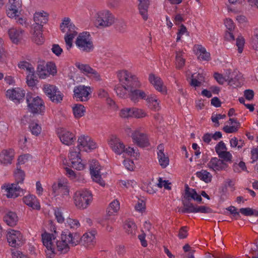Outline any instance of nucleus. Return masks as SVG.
<instances>
[{
    "label": "nucleus",
    "instance_id": "nucleus-1",
    "mask_svg": "<svg viewBox=\"0 0 258 258\" xmlns=\"http://www.w3.org/2000/svg\"><path fill=\"white\" fill-rule=\"evenodd\" d=\"M80 242V235L78 233L63 231L59 240H56V248L61 253H66L71 246L77 245Z\"/></svg>",
    "mask_w": 258,
    "mask_h": 258
},
{
    "label": "nucleus",
    "instance_id": "nucleus-2",
    "mask_svg": "<svg viewBox=\"0 0 258 258\" xmlns=\"http://www.w3.org/2000/svg\"><path fill=\"white\" fill-rule=\"evenodd\" d=\"M59 28L62 33H64V39L67 50L73 46L74 38L77 35L78 29L69 17H64L60 24Z\"/></svg>",
    "mask_w": 258,
    "mask_h": 258
},
{
    "label": "nucleus",
    "instance_id": "nucleus-3",
    "mask_svg": "<svg viewBox=\"0 0 258 258\" xmlns=\"http://www.w3.org/2000/svg\"><path fill=\"white\" fill-rule=\"evenodd\" d=\"M116 75L120 85L125 86L130 90L142 86L140 79L136 74L127 70L118 71Z\"/></svg>",
    "mask_w": 258,
    "mask_h": 258
},
{
    "label": "nucleus",
    "instance_id": "nucleus-4",
    "mask_svg": "<svg viewBox=\"0 0 258 258\" xmlns=\"http://www.w3.org/2000/svg\"><path fill=\"white\" fill-rule=\"evenodd\" d=\"M93 194L87 189H81L74 192L73 203L76 208L80 210L87 209L93 202Z\"/></svg>",
    "mask_w": 258,
    "mask_h": 258
},
{
    "label": "nucleus",
    "instance_id": "nucleus-5",
    "mask_svg": "<svg viewBox=\"0 0 258 258\" xmlns=\"http://www.w3.org/2000/svg\"><path fill=\"white\" fill-rule=\"evenodd\" d=\"M92 18L97 27H108L111 26L115 22L114 15L106 9L95 11Z\"/></svg>",
    "mask_w": 258,
    "mask_h": 258
},
{
    "label": "nucleus",
    "instance_id": "nucleus-6",
    "mask_svg": "<svg viewBox=\"0 0 258 258\" xmlns=\"http://www.w3.org/2000/svg\"><path fill=\"white\" fill-rule=\"evenodd\" d=\"M57 233L55 230L53 233L44 232L41 234L42 241L45 247V253L47 258H53L56 250V238Z\"/></svg>",
    "mask_w": 258,
    "mask_h": 258
},
{
    "label": "nucleus",
    "instance_id": "nucleus-7",
    "mask_svg": "<svg viewBox=\"0 0 258 258\" xmlns=\"http://www.w3.org/2000/svg\"><path fill=\"white\" fill-rule=\"evenodd\" d=\"M103 167L101 166L98 161L92 160L90 165V171L93 181L97 183L101 186H105V182L103 180L107 174V172H101Z\"/></svg>",
    "mask_w": 258,
    "mask_h": 258
},
{
    "label": "nucleus",
    "instance_id": "nucleus-8",
    "mask_svg": "<svg viewBox=\"0 0 258 258\" xmlns=\"http://www.w3.org/2000/svg\"><path fill=\"white\" fill-rule=\"evenodd\" d=\"M26 101L28 110L30 112L34 114H44L45 110V105L40 97L27 96Z\"/></svg>",
    "mask_w": 258,
    "mask_h": 258
},
{
    "label": "nucleus",
    "instance_id": "nucleus-9",
    "mask_svg": "<svg viewBox=\"0 0 258 258\" xmlns=\"http://www.w3.org/2000/svg\"><path fill=\"white\" fill-rule=\"evenodd\" d=\"M21 7L17 5H8L6 13L7 16L12 19H14L17 23L22 26L27 27L29 23L26 17L22 14Z\"/></svg>",
    "mask_w": 258,
    "mask_h": 258
},
{
    "label": "nucleus",
    "instance_id": "nucleus-10",
    "mask_svg": "<svg viewBox=\"0 0 258 258\" xmlns=\"http://www.w3.org/2000/svg\"><path fill=\"white\" fill-rule=\"evenodd\" d=\"M36 73L40 79H45L50 75L52 76L56 75V66L52 61L42 62L38 65Z\"/></svg>",
    "mask_w": 258,
    "mask_h": 258
},
{
    "label": "nucleus",
    "instance_id": "nucleus-11",
    "mask_svg": "<svg viewBox=\"0 0 258 258\" xmlns=\"http://www.w3.org/2000/svg\"><path fill=\"white\" fill-rule=\"evenodd\" d=\"M80 151L77 147H73L70 148L68 154V158L72 166L78 170H83L86 166L85 162L81 159Z\"/></svg>",
    "mask_w": 258,
    "mask_h": 258
},
{
    "label": "nucleus",
    "instance_id": "nucleus-12",
    "mask_svg": "<svg viewBox=\"0 0 258 258\" xmlns=\"http://www.w3.org/2000/svg\"><path fill=\"white\" fill-rule=\"evenodd\" d=\"M77 47L81 51L90 52L93 49V44L90 34L87 32L80 33L76 40Z\"/></svg>",
    "mask_w": 258,
    "mask_h": 258
},
{
    "label": "nucleus",
    "instance_id": "nucleus-13",
    "mask_svg": "<svg viewBox=\"0 0 258 258\" xmlns=\"http://www.w3.org/2000/svg\"><path fill=\"white\" fill-rule=\"evenodd\" d=\"M77 147L82 151L91 152L97 148V144L89 136L81 135L78 138Z\"/></svg>",
    "mask_w": 258,
    "mask_h": 258
},
{
    "label": "nucleus",
    "instance_id": "nucleus-14",
    "mask_svg": "<svg viewBox=\"0 0 258 258\" xmlns=\"http://www.w3.org/2000/svg\"><path fill=\"white\" fill-rule=\"evenodd\" d=\"M42 90L52 102L58 103L62 100L63 95L56 86L46 84L43 86Z\"/></svg>",
    "mask_w": 258,
    "mask_h": 258
},
{
    "label": "nucleus",
    "instance_id": "nucleus-15",
    "mask_svg": "<svg viewBox=\"0 0 258 258\" xmlns=\"http://www.w3.org/2000/svg\"><path fill=\"white\" fill-rule=\"evenodd\" d=\"M6 237L9 245L13 247L21 246L25 242L23 235L19 230L12 229L8 230Z\"/></svg>",
    "mask_w": 258,
    "mask_h": 258
},
{
    "label": "nucleus",
    "instance_id": "nucleus-16",
    "mask_svg": "<svg viewBox=\"0 0 258 258\" xmlns=\"http://www.w3.org/2000/svg\"><path fill=\"white\" fill-rule=\"evenodd\" d=\"M91 93L90 87L80 85L74 87L73 98L78 101L86 102L89 100Z\"/></svg>",
    "mask_w": 258,
    "mask_h": 258
},
{
    "label": "nucleus",
    "instance_id": "nucleus-17",
    "mask_svg": "<svg viewBox=\"0 0 258 258\" xmlns=\"http://www.w3.org/2000/svg\"><path fill=\"white\" fill-rule=\"evenodd\" d=\"M184 207V212L192 213L194 212V189L189 188L188 185H185V190L182 199Z\"/></svg>",
    "mask_w": 258,
    "mask_h": 258
},
{
    "label": "nucleus",
    "instance_id": "nucleus-18",
    "mask_svg": "<svg viewBox=\"0 0 258 258\" xmlns=\"http://www.w3.org/2000/svg\"><path fill=\"white\" fill-rule=\"evenodd\" d=\"M1 189L4 195L9 199H15L18 197L22 191L18 184L15 183H4L2 185Z\"/></svg>",
    "mask_w": 258,
    "mask_h": 258
},
{
    "label": "nucleus",
    "instance_id": "nucleus-19",
    "mask_svg": "<svg viewBox=\"0 0 258 258\" xmlns=\"http://www.w3.org/2000/svg\"><path fill=\"white\" fill-rule=\"evenodd\" d=\"M107 142L110 149L116 154L120 155L123 154L125 145L117 136H110Z\"/></svg>",
    "mask_w": 258,
    "mask_h": 258
},
{
    "label": "nucleus",
    "instance_id": "nucleus-20",
    "mask_svg": "<svg viewBox=\"0 0 258 258\" xmlns=\"http://www.w3.org/2000/svg\"><path fill=\"white\" fill-rule=\"evenodd\" d=\"M58 137L60 142L67 146L73 145L76 141L75 135L72 132L64 128L58 131Z\"/></svg>",
    "mask_w": 258,
    "mask_h": 258
},
{
    "label": "nucleus",
    "instance_id": "nucleus-21",
    "mask_svg": "<svg viewBox=\"0 0 258 258\" xmlns=\"http://www.w3.org/2000/svg\"><path fill=\"white\" fill-rule=\"evenodd\" d=\"M8 34L13 43L18 44L24 39L25 31L21 28L12 26L8 29Z\"/></svg>",
    "mask_w": 258,
    "mask_h": 258
},
{
    "label": "nucleus",
    "instance_id": "nucleus-22",
    "mask_svg": "<svg viewBox=\"0 0 258 258\" xmlns=\"http://www.w3.org/2000/svg\"><path fill=\"white\" fill-rule=\"evenodd\" d=\"M25 91L19 87L10 88L6 92V97L10 100L15 102H20L25 95Z\"/></svg>",
    "mask_w": 258,
    "mask_h": 258
},
{
    "label": "nucleus",
    "instance_id": "nucleus-23",
    "mask_svg": "<svg viewBox=\"0 0 258 258\" xmlns=\"http://www.w3.org/2000/svg\"><path fill=\"white\" fill-rule=\"evenodd\" d=\"M149 81L154 89L163 95L167 94V89L161 78L153 74L149 76Z\"/></svg>",
    "mask_w": 258,
    "mask_h": 258
},
{
    "label": "nucleus",
    "instance_id": "nucleus-24",
    "mask_svg": "<svg viewBox=\"0 0 258 258\" xmlns=\"http://www.w3.org/2000/svg\"><path fill=\"white\" fill-rule=\"evenodd\" d=\"M131 137L133 142L141 147H147L149 145L148 136L146 134L140 132L139 129L133 131Z\"/></svg>",
    "mask_w": 258,
    "mask_h": 258
},
{
    "label": "nucleus",
    "instance_id": "nucleus-25",
    "mask_svg": "<svg viewBox=\"0 0 258 258\" xmlns=\"http://www.w3.org/2000/svg\"><path fill=\"white\" fill-rule=\"evenodd\" d=\"M75 66L83 73L90 78L96 81H99L101 79L100 74L96 70L91 68L89 65L77 62L75 63Z\"/></svg>",
    "mask_w": 258,
    "mask_h": 258
},
{
    "label": "nucleus",
    "instance_id": "nucleus-26",
    "mask_svg": "<svg viewBox=\"0 0 258 258\" xmlns=\"http://www.w3.org/2000/svg\"><path fill=\"white\" fill-rule=\"evenodd\" d=\"M157 159L159 165L162 168H166L169 164V158L164 152V147L163 144H160L157 149Z\"/></svg>",
    "mask_w": 258,
    "mask_h": 258
},
{
    "label": "nucleus",
    "instance_id": "nucleus-27",
    "mask_svg": "<svg viewBox=\"0 0 258 258\" xmlns=\"http://www.w3.org/2000/svg\"><path fill=\"white\" fill-rule=\"evenodd\" d=\"M215 150L218 156L224 159L225 161L231 162L232 158V154L227 151L226 145L223 142H220L215 147Z\"/></svg>",
    "mask_w": 258,
    "mask_h": 258
},
{
    "label": "nucleus",
    "instance_id": "nucleus-28",
    "mask_svg": "<svg viewBox=\"0 0 258 258\" xmlns=\"http://www.w3.org/2000/svg\"><path fill=\"white\" fill-rule=\"evenodd\" d=\"M208 167L214 171L226 170L228 167L227 164L223 160L216 157L212 158L208 163Z\"/></svg>",
    "mask_w": 258,
    "mask_h": 258
},
{
    "label": "nucleus",
    "instance_id": "nucleus-29",
    "mask_svg": "<svg viewBox=\"0 0 258 258\" xmlns=\"http://www.w3.org/2000/svg\"><path fill=\"white\" fill-rule=\"evenodd\" d=\"M23 202L33 210H39L41 208L39 200L32 194L25 196L22 199Z\"/></svg>",
    "mask_w": 258,
    "mask_h": 258
},
{
    "label": "nucleus",
    "instance_id": "nucleus-30",
    "mask_svg": "<svg viewBox=\"0 0 258 258\" xmlns=\"http://www.w3.org/2000/svg\"><path fill=\"white\" fill-rule=\"evenodd\" d=\"M195 49H196V55L197 59L200 62H208L211 60L210 53L207 51L204 46L201 45H195Z\"/></svg>",
    "mask_w": 258,
    "mask_h": 258
},
{
    "label": "nucleus",
    "instance_id": "nucleus-31",
    "mask_svg": "<svg viewBox=\"0 0 258 258\" xmlns=\"http://www.w3.org/2000/svg\"><path fill=\"white\" fill-rule=\"evenodd\" d=\"M15 152L13 149H4L0 153L1 163L4 165L11 164L14 159Z\"/></svg>",
    "mask_w": 258,
    "mask_h": 258
},
{
    "label": "nucleus",
    "instance_id": "nucleus-32",
    "mask_svg": "<svg viewBox=\"0 0 258 258\" xmlns=\"http://www.w3.org/2000/svg\"><path fill=\"white\" fill-rule=\"evenodd\" d=\"M139 88H133L130 90L128 98L134 103L138 102L141 99H146L147 97L145 92Z\"/></svg>",
    "mask_w": 258,
    "mask_h": 258
},
{
    "label": "nucleus",
    "instance_id": "nucleus-33",
    "mask_svg": "<svg viewBox=\"0 0 258 258\" xmlns=\"http://www.w3.org/2000/svg\"><path fill=\"white\" fill-rule=\"evenodd\" d=\"M138 8L139 14L142 16L144 21H147L148 19V9L150 6L149 0H137Z\"/></svg>",
    "mask_w": 258,
    "mask_h": 258
},
{
    "label": "nucleus",
    "instance_id": "nucleus-34",
    "mask_svg": "<svg viewBox=\"0 0 258 258\" xmlns=\"http://www.w3.org/2000/svg\"><path fill=\"white\" fill-rule=\"evenodd\" d=\"M72 111L76 119H79L84 117L86 113V108L83 104L76 103L72 106Z\"/></svg>",
    "mask_w": 258,
    "mask_h": 258
},
{
    "label": "nucleus",
    "instance_id": "nucleus-35",
    "mask_svg": "<svg viewBox=\"0 0 258 258\" xmlns=\"http://www.w3.org/2000/svg\"><path fill=\"white\" fill-rule=\"evenodd\" d=\"M41 29L39 25L34 26L33 30L31 32L32 41L37 45H41L44 42Z\"/></svg>",
    "mask_w": 258,
    "mask_h": 258
},
{
    "label": "nucleus",
    "instance_id": "nucleus-36",
    "mask_svg": "<svg viewBox=\"0 0 258 258\" xmlns=\"http://www.w3.org/2000/svg\"><path fill=\"white\" fill-rule=\"evenodd\" d=\"M80 241L86 246H92L96 243L95 232L90 231L85 233L81 237Z\"/></svg>",
    "mask_w": 258,
    "mask_h": 258
},
{
    "label": "nucleus",
    "instance_id": "nucleus-37",
    "mask_svg": "<svg viewBox=\"0 0 258 258\" xmlns=\"http://www.w3.org/2000/svg\"><path fill=\"white\" fill-rule=\"evenodd\" d=\"M240 123L233 118H230L223 127V131L228 134L236 132L240 127Z\"/></svg>",
    "mask_w": 258,
    "mask_h": 258
},
{
    "label": "nucleus",
    "instance_id": "nucleus-38",
    "mask_svg": "<svg viewBox=\"0 0 258 258\" xmlns=\"http://www.w3.org/2000/svg\"><path fill=\"white\" fill-rule=\"evenodd\" d=\"M147 102L148 106L151 109L157 111L160 108V101L155 94H150L145 99Z\"/></svg>",
    "mask_w": 258,
    "mask_h": 258
},
{
    "label": "nucleus",
    "instance_id": "nucleus-39",
    "mask_svg": "<svg viewBox=\"0 0 258 258\" xmlns=\"http://www.w3.org/2000/svg\"><path fill=\"white\" fill-rule=\"evenodd\" d=\"M120 210V203L117 199L113 200L108 205L106 209L107 216L116 215Z\"/></svg>",
    "mask_w": 258,
    "mask_h": 258
},
{
    "label": "nucleus",
    "instance_id": "nucleus-40",
    "mask_svg": "<svg viewBox=\"0 0 258 258\" xmlns=\"http://www.w3.org/2000/svg\"><path fill=\"white\" fill-rule=\"evenodd\" d=\"M4 220L8 225L13 227L17 225L19 219L15 212L9 211L5 215Z\"/></svg>",
    "mask_w": 258,
    "mask_h": 258
},
{
    "label": "nucleus",
    "instance_id": "nucleus-41",
    "mask_svg": "<svg viewBox=\"0 0 258 258\" xmlns=\"http://www.w3.org/2000/svg\"><path fill=\"white\" fill-rule=\"evenodd\" d=\"M47 18L48 14L43 11L36 12L34 15L35 26L39 25L42 28V26L47 22Z\"/></svg>",
    "mask_w": 258,
    "mask_h": 258
},
{
    "label": "nucleus",
    "instance_id": "nucleus-42",
    "mask_svg": "<svg viewBox=\"0 0 258 258\" xmlns=\"http://www.w3.org/2000/svg\"><path fill=\"white\" fill-rule=\"evenodd\" d=\"M29 129L32 135L38 137L42 132V125L38 120H32L29 124Z\"/></svg>",
    "mask_w": 258,
    "mask_h": 258
},
{
    "label": "nucleus",
    "instance_id": "nucleus-43",
    "mask_svg": "<svg viewBox=\"0 0 258 258\" xmlns=\"http://www.w3.org/2000/svg\"><path fill=\"white\" fill-rule=\"evenodd\" d=\"M114 91L117 96L121 99H126L128 97L130 90L125 86L116 85Z\"/></svg>",
    "mask_w": 258,
    "mask_h": 258
},
{
    "label": "nucleus",
    "instance_id": "nucleus-44",
    "mask_svg": "<svg viewBox=\"0 0 258 258\" xmlns=\"http://www.w3.org/2000/svg\"><path fill=\"white\" fill-rule=\"evenodd\" d=\"M123 229L128 234L134 235L136 233L137 227L133 220L127 219L124 222Z\"/></svg>",
    "mask_w": 258,
    "mask_h": 258
},
{
    "label": "nucleus",
    "instance_id": "nucleus-45",
    "mask_svg": "<svg viewBox=\"0 0 258 258\" xmlns=\"http://www.w3.org/2000/svg\"><path fill=\"white\" fill-rule=\"evenodd\" d=\"M196 174L197 177L206 183H210L212 181V175L206 170H201L200 171H198Z\"/></svg>",
    "mask_w": 258,
    "mask_h": 258
},
{
    "label": "nucleus",
    "instance_id": "nucleus-46",
    "mask_svg": "<svg viewBox=\"0 0 258 258\" xmlns=\"http://www.w3.org/2000/svg\"><path fill=\"white\" fill-rule=\"evenodd\" d=\"M118 116L122 119H129L133 118V107H124L118 112Z\"/></svg>",
    "mask_w": 258,
    "mask_h": 258
},
{
    "label": "nucleus",
    "instance_id": "nucleus-47",
    "mask_svg": "<svg viewBox=\"0 0 258 258\" xmlns=\"http://www.w3.org/2000/svg\"><path fill=\"white\" fill-rule=\"evenodd\" d=\"M64 182V180H58L56 182H54L51 186V194L50 196L52 198H55L60 193V191Z\"/></svg>",
    "mask_w": 258,
    "mask_h": 258
},
{
    "label": "nucleus",
    "instance_id": "nucleus-48",
    "mask_svg": "<svg viewBox=\"0 0 258 258\" xmlns=\"http://www.w3.org/2000/svg\"><path fill=\"white\" fill-rule=\"evenodd\" d=\"M18 67L20 69L25 70L27 72V75L30 73H35L34 67L27 61H20L18 63Z\"/></svg>",
    "mask_w": 258,
    "mask_h": 258
},
{
    "label": "nucleus",
    "instance_id": "nucleus-49",
    "mask_svg": "<svg viewBox=\"0 0 258 258\" xmlns=\"http://www.w3.org/2000/svg\"><path fill=\"white\" fill-rule=\"evenodd\" d=\"M14 176L17 184L23 183L25 173L23 170L17 167L14 172Z\"/></svg>",
    "mask_w": 258,
    "mask_h": 258
},
{
    "label": "nucleus",
    "instance_id": "nucleus-50",
    "mask_svg": "<svg viewBox=\"0 0 258 258\" xmlns=\"http://www.w3.org/2000/svg\"><path fill=\"white\" fill-rule=\"evenodd\" d=\"M123 154L126 156L134 158L135 159H137L139 156V153L138 152V150L137 149H135L130 146H125L124 151H123Z\"/></svg>",
    "mask_w": 258,
    "mask_h": 258
},
{
    "label": "nucleus",
    "instance_id": "nucleus-51",
    "mask_svg": "<svg viewBox=\"0 0 258 258\" xmlns=\"http://www.w3.org/2000/svg\"><path fill=\"white\" fill-rule=\"evenodd\" d=\"M147 116L148 114L145 110L133 107V118L140 119Z\"/></svg>",
    "mask_w": 258,
    "mask_h": 258
},
{
    "label": "nucleus",
    "instance_id": "nucleus-52",
    "mask_svg": "<svg viewBox=\"0 0 258 258\" xmlns=\"http://www.w3.org/2000/svg\"><path fill=\"white\" fill-rule=\"evenodd\" d=\"M185 59L183 57L182 51H178L176 52L175 65L176 68L179 69L184 65Z\"/></svg>",
    "mask_w": 258,
    "mask_h": 258
},
{
    "label": "nucleus",
    "instance_id": "nucleus-53",
    "mask_svg": "<svg viewBox=\"0 0 258 258\" xmlns=\"http://www.w3.org/2000/svg\"><path fill=\"white\" fill-rule=\"evenodd\" d=\"M231 73V71H228V76L230 75ZM228 85L232 88L239 87L241 86L242 83L239 80V77H235L234 78H230L229 76L228 77L227 81Z\"/></svg>",
    "mask_w": 258,
    "mask_h": 258
},
{
    "label": "nucleus",
    "instance_id": "nucleus-54",
    "mask_svg": "<svg viewBox=\"0 0 258 258\" xmlns=\"http://www.w3.org/2000/svg\"><path fill=\"white\" fill-rule=\"evenodd\" d=\"M66 226L73 229H77L80 227L81 224L78 220L71 218H68L66 222Z\"/></svg>",
    "mask_w": 258,
    "mask_h": 258
},
{
    "label": "nucleus",
    "instance_id": "nucleus-55",
    "mask_svg": "<svg viewBox=\"0 0 258 258\" xmlns=\"http://www.w3.org/2000/svg\"><path fill=\"white\" fill-rule=\"evenodd\" d=\"M205 72L203 70H201L196 76V78H195V87L199 86L204 83L205 81Z\"/></svg>",
    "mask_w": 258,
    "mask_h": 258
},
{
    "label": "nucleus",
    "instance_id": "nucleus-56",
    "mask_svg": "<svg viewBox=\"0 0 258 258\" xmlns=\"http://www.w3.org/2000/svg\"><path fill=\"white\" fill-rule=\"evenodd\" d=\"M118 183L121 187L126 188L134 187L137 184L134 180L130 179L120 180Z\"/></svg>",
    "mask_w": 258,
    "mask_h": 258
},
{
    "label": "nucleus",
    "instance_id": "nucleus-57",
    "mask_svg": "<svg viewBox=\"0 0 258 258\" xmlns=\"http://www.w3.org/2000/svg\"><path fill=\"white\" fill-rule=\"evenodd\" d=\"M34 75L35 73H30L28 74L26 76V83L29 87L31 88L34 87L38 83Z\"/></svg>",
    "mask_w": 258,
    "mask_h": 258
},
{
    "label": "nucleus",
    "instance_id": "nucleus-58",
    "mask_svg": "<svg viewBox=\"0 0 258 258\" xmlns=\"http://www.w3.org/2000/svg\"><path fill=\"white\" fill-rule=\"evenodd\" d=\"M228 72L226 73L227 76H224L222 74L216 72L214 74L213 77L218 84L223 85L225 82H227L228 77Z\"/></svg>",
    "mask_w": 258,
    "mask_h": 258
},
{
    "label": "nucleus",
    "instance_id": "nucleus-59",
    "mask_svg": "<svg viewBox=\"0 0 258 258\" xmlns=\"http://www.w3.org/2000/svg\"><path fill=\"white\" fill-rule=\"evenodd\" d=\"M240 212L245 216H254L258 217V211L250 208H241Z\"/></svg>",
    "mask_w": 258,
    "mask_h": 258
},
{
    "label": "nucleus",
    "instance_id": "nucleus-60",
    "mask_svg": "<svg viewBox=\"0 0 258 258\" xmlns=\"http://www.w3.org/2000/svg\"><path fill=\"white\" fill-rule=\"evenodd\" d=\"M245 44V39L244 37L239 35L236 39V45L237 47V50L239 53H241L243 50V47Z\"/></svg>",
    "mask_w": 258,
    "mask_h": 258
},
{
    "label": "nucleus",
    "instance_id": "nucleus-61",
    "mask_svg": "<svg viewBox=\"0 0 258 258\" xmlns=\"http://www.w3.org/2000/svg\"><path fill=\"white\" fill-rule=\"evenodd\" d=\"M136 210L139 212L143 213L146 210L145 202L143 199H138L137 203L135 206Z\"/></svg>",
    "mask_w": 258,
    "mask_h": 258
},
{
    "label": "nucleus",
    "instance_id": "nucleus-62",
    "mask_svg": "<svg viewBox=\"0 0 258 258\" xmlns=\"http://www.w3.org/2000/svg\"><path fill=\"white\" fill-rule=\"evenodd\" d=\"M171 183L168 180H163L162 178H159L157 185L160 188L164 187L166 189H170Z\"/></svg>",
    "mask_w": 258,
    "mask_h": 258
},
{
    "label": "nucleus",
    "instance_id": "nucleus-63",
    "mask_svg": "<svg viewBox=\"0 0 258 258\" xmlns=\"http://www.w3.org/2000/svg\"><path fill=\"white\" fill-rule=\"evenodd\" d=\"M54 214L55 219L58 223H62L64 221V218L63 216L62 212L60 209H55Z\"/></svg>",
    "mask_w": 258,
    "mask_h": 258
},
{
    "label": "nucleus",
    "instance_id": "nucleus-64",
    "mask_svg": "<svg viewBox=\"0 0 258 258\" xmlns=\"http://www.w3.org/2000/svg\"><path fill=\"white\" fill-rule=\"evenodd\" d=\"M183 249L185 254L182 255V258H194L191 248L188 244L183 246Z\"/></svg>",
    "mask_w": 258,
    "mask_h": 258
}]
</instances>
